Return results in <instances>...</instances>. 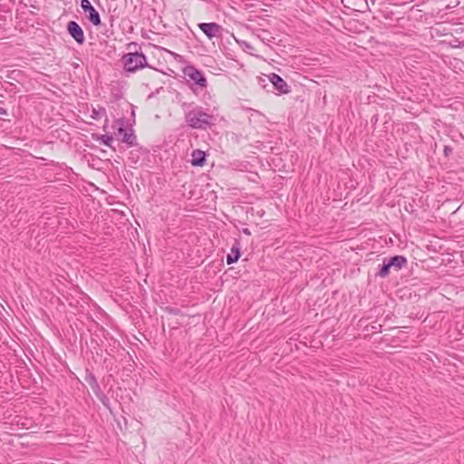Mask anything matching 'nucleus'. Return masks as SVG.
<instances>
[{"instance_id": "1", "label": "nucleus", "mask_w": 464, "mask_h": 464, "mask_svg": "<svg viewBox=\"0 0 464 464\" xmlns=\"http://www.w3.org/2000/svg\"><path fill=\"white\" fill-rule=\"evenodd\" d=\"M185 121L192 129L207 130L214 125V117L201 108H195L186 112Z\"/></svg>"}, {"instance_id": "2", "label": "nucleus", "mask_w": 464, "mask_h": 464, "mask_svg": "<svg viewBox=\"0 0 464 464\" xmlns=\"http://www.w3.org/2000/svg\"><path fill=\"white\" fill-rule=\"evenodd\" d=\"M124 69L127 72H135L148 66L147 58L142 53H129L122 57Z\"/></svg>"}, {"instance_id": "3", "label": "nucleus", "mask_w": 464, "mask_h": 464, "mask_svg": "<svg viewBox=\"0 0 464 464\" xmlns=\"http://www.w3.org/2000/svg\"><path fill=\"white\" fill-rule=\"evenodd\" d=\"M118 134L121 137V141L130 147L137 145V138L132 128H127L124 119L117 120Z\"/></svg>"}, {"instance_id": "4", "label": "nucleus", "mask_w": 464, "mask_h": 464, "mask_svg": "<svg viewBox=\"0 0 464 464\" xmlns=\"http://www.w3.org/2000/svg\"><path fill=\"white\" fill-rule=\"evenodd\" d=\"M184 74L192 81L195 84L201 88L207 87V79L203 73L196 67L188 65L183 70Z\"/></svg>"}, {"instance_id": "5", "label": "nucleus", "mask_w": 464, "mask_h": 464, "mask_svg": "<svg viewBox=\"0 0 464 464\" xmlns=\"http://www.w3.org/2000/svg\"><path fill=\"white\" fill-rule=\"evenodd\" d=\"M81 7L87 14V18L94 26H100L102 24V20L97 10L92 6L89 0H82Z\"/></svg>"}, {"instance_id": "6", "label": "nucleus", "mask_w": 464, "mask_h": 464, "mask_svg": "<svg viewBox=\"0 0 464 464\" xmlns=\"http://www.w3.org/2000/svg\"><path fill=\"white\" fill-rule=\"evenodd\" d=\"M68 34L75 40L79 44H82L85 41L84 33L82 27L75 21H70L67 24Z\"/></svg>"}, {"instance_id": "7", "label": "nucleus", "mask_w": 464, "mask_h": 464, "mask_svg": "<svg viewBox=\"0 0 464 464\" xmlns=\"http://www.w3.org/2000/svg\"><path fill=\"white\" fill-rule=\"evenodd\" d=\"M198 27L208 39L219 36L222 31V26L217 23H201Z\"/></svg>"}, {"instance_id": "8", "label": "nucleus", "mask_w": 464, "mask_h": 464, "mask_svg": "<svg viewBox=\"0 0 464 464\" xmlns=\"http://www.w3.org/2000/svg\"><path fill=\"white\" fill-rule=\"evenodd\" d=\"M268 79L279 93L286 94L290 92V87L286 82L278 74L273 72L268 75Z\"/></svg>"}, {"instance_id": "9", "label": "nucleus", "mask_w": 464, "mask_h": 464, "mask_svg": "<svg viewBox=\"0 0 464 464\" xmlns=\"http://www.w3.org/2000/svg\"><path fill=\"white\" fill-rule=\"evenodd\" d=\"M191 164L197 167H202L206 162V153L200 150H195L191 153Z\"/></svg>"}, {"instance_id": "10", "label": "nucleus", "mask_w": 464, "mask_h": 464, "mask_svg": "<svg viewBox=\"0 0 464 464\" xmlns=\"http://www.w3.org/2000/svg\"><path fill=\"white\" fill-rule=\"evenodd\" d=\"M241 256L240 253V244L239 242H236L232 247L230 253L227 256V263L228 265H231L235 262H237Z\"/></svg>"}, {"instance_id": "11", "label": "nucleus", "mask_w": 464, "mask_h": 464, "mask_svg": "<svg viewBox=\"0 0 464 464\" xmlns=\"http://www.w3.org/2000/svg\"><path fill=\"white\" fill-rule=\"evenodd\" d=\"M388 262L391 267H394L396 270H400L407 265V259L403 256H394Z\"/></svg>"}, {"instance_id": "12", "label": "nucleus", "mask_w": 464, "mask_h": 464, "mask_svg": "<svg viewBox=\"0 0 464 464\" xmlns=\"http://www.w3.org/2000/svg\"><path fill=\"white\" fill-rule=\"evenodd\" d=\"M391 266L389 265V262L387 261H383V264L382 265L380 270L378 271V273L376 274L377 276H380L382 278H385L389 273H390V269H391Z\"/></svg>"}, {"instance_id": "13", "label": "nucleus", "mask_w": 464, "mask_h": 464, "mask_svg": "<svg viewBox=\"0 0 464 464\" xmlns=\"http://www.w3.org/2000/svg\"><path fill=\"white\" fill-rule=\"evenodd\" d=\"M95 140L97 141H100L101 143L104 144L105 146L107 147H111V144H112V141H113V138L111 135H108V134H105V135H99L95 138Z\"/></svg>"}, {"instance_id": "14", "label": "nucleus", "mask_w": 464, "mask_h": 464, "mask_svg": "<svg viewBox=\"0 0 464 464\" xmlns=\"http://www.w3.org/2000/svg\"><path fill=\"white\" fill-rule=\"evenodd\" d=\"M105 114H106V111L104 108H100L99 110L93 109L92 118L94 120H98Z\"/></svg>"}, {"instance_id": "15", "label": "nucleus", "mask_w": 464, "mask_h": 464, "mask_svg": "<svg viewBox=\"0 0 464 464\" xmlns=\"http://www.w3.org/2000/svg\"><path fill=\"white\" fill-rule=\"evenodd\" d=\"M451 151H452L451 148H450L449 146H445V148H444L445 155H449Z\"/></svg>"}, {"instance_id": "16", "label": "nucleus", "mask_w": 464, "mask_h": 464, "mask_svg": "<svg viewBox=\"0 0 464 464\" xmlns=\"http://www.w3.org/2000/svg\"><path fill=\"white\" fill-rule=\"evenodd\" d=\"M92 381H93V382H94V386L92 387V389H93V390H95V389L100 390V387H99V385H98V383H97V382H96L95 378H94V377H92Z\"/></svg>"}, {"instance_id": "17", "label": "nucleus", "mask_w": 464, "mask_h": 464, "mask_svg": "<svg viewBox=\"0 0 464 464\" xmlns=\"http://www.w3.org/2000/svg\"><path fill=\"white\" fill-rule=\"evenodd\" d=\"M243 232H244L245 234H246V235H250V231H249V229H248V228H244V229H243Z\"/></svg>"}, {"instance_id": "18", "label": "nucleus", "mask_w": 464, "mask_h": 464, "mask_svg": "<svg viewBox=\"0 0 464 464\" xmlns=\"http://www.w3.org/2000/svg\"><path fill=\"white\" fill-rule=\"evenodd\" d=\"M6 111L3 108H0V114H5Z\"/></svg>"}]
</instances>
